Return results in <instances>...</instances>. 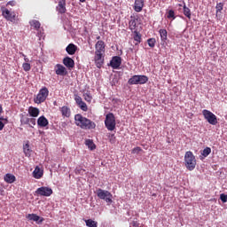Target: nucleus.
<instances>
[{
  "mask_svg": "<svg viewBox=\"0 0 227 227\" xmlns=\"http://www.w3.org/2000/svg\"><path fill=\"white\" fill-rule=\"evenodd\" d=\"M74 121L77 127L84 130H93L97 127V124L93 121L82 116L81 114L74 115Z\"/></svg>",
  "mask_w": 227,
  "mask_h": 227,
  "instance_id": "obj_1",
  "label": "nucleus"
},
{
  "mask_svg": "<svg viewBox=\"0 0 227 227\" xmlns=\"http://www.w3.org/2000/svg\"><path fill=\"white\" fill-rule=\"evenodd\" d=\"M196 156L191 151H187L184 154V166L188 171H194L196 169Z\"/></svg>",
  "mask_w": 227,
  "mask_h": 227,
  "instance_id": "obj_2",
  "label": "nucleus"
},
{
  "mask_svg": "<svg viewBox=\"0 0 227 227\" xmlns=\"http://www.w3.org/2000/svg\"><path fill=\"white\" fill-rule=\"evenodd\" d=\"M105 125L107 130L113 131L116 129V117H114V114L109 113L106 116Z\"/></svg>",
  "mask_w": 227,
  "mask_h": 227,
  "instance_id": "obj_3",
  "label": "nucleus"
},
{
  "mask_svg": "<svg viewBox=\"0 0 227 227\" xmlns=\"http://www.w3.org/2000/svg\"><path fill=\"white\" fill-rule=\"evenodd\" d=\"M49 97V89L47 87L42 88L36 97L34 98L35 104H43V102H45L47 100V98Z\"/></svg>",
  "mask_w": 227,
  "mask_h": 227,
  "instance_id": "obj_4",
  "label": "nucleus"
},
{
  "mask_svg": "<svg viewBox=\"0 0 227 227\" xmlns=\"http://www.w3.org/2000/svg\"><path fill=\"white\" fill-rule=\"evenodd\" d=\"M148 82V76L146 75H133L129 79L128 84H146Z\"/></svg>",
  "mask_w": 227,
  "mask_h": 227,
  "instance_id": "obj_5",
  "label": "nucleus"
},
{
  "mask_svg": "<svg viewBox=\"0 0 227 227\" xmlns=\"http://www.w3.org/2000/svg\"><path fill=\"white\" fill-rule=\"evenodd\" d=\"M97 196L100 200H105L106 203H113V194L109 191L102 190V189H98L97 190Z\"/></svg>",
  "mask_w": 227,
  "mask_h": 227,
  "instance_id": "obj_6",
  "label": "nucleus"
},
{
  "mask_svg": "<svg viewBox=\"0 0 227 227\" xmlns=\"http://www.w3.org/2000/svg\"><path fill=\"white\" fill-rule=\"evenodd\" d=\"M202 114H203L205 120L207 121V122L210 125H215L216 123H218L217 116L215 114H214V113L210 112V110L204 109L202 111Z\"/></svg>",
  "mask_w": 227,
  "mask_h": 227,
  "instance_id": "obj_7",
  "label": "nucleus"
},
{
  "mask_svg": "<svg viewBox=\"0 0 227 227\" xmlns=\"http://www.w3.org/2000/svg\"><path fill=\"white\" fill-rule=\"evenodd\" d=\"M52 192V189L47 186H42L35 191L37 196H45L46 198L51 196Z\"/></svg>",
  "mask_w": 227,
  "mask_h": 227,
  "instance_id": "obj_8",
  "label": "nucleus"
},
{
  "mask_svg": "<svg viewBox=\"0 0 227 227\" xmlns=\"http://www.w3.org/2000/svg\"><path fill=\"white\" fill-rule=\"evenodd\" d=\"M94 61L97 68H102L104 65V53L95 52Z\"/></svg>",
  "mask_w": 227,
  "mask_h": 227,
  "instance_id": "obj_9",
  "label": "nucleus"
},
{
  "mask_svg": "<svg viewBox=\"0 0 227 227\" xmlns=\"http://www.w3.org/2000/svg\"><path fill=\"white\" fill-rule=\"evenodd\" d=\"M110 67H112L114 70H118V68L121 67V57H113L112 60L110 61Z\"/></svg>",
  "mask_w": 227,
  "mask_h": 227,
  "instance_id": "obj_10",
  "label": "nucleus"
},
{
  "mask_svg": "<svg viewBox=\"0 0 227 227\" xmlns=\"http://www.w3.org/2000/svg\"><path fill=\"white\" fill-rule=\"evenodd\" d=\"M2 15L6 19V20H10V22H15V14L14 12H11L8 9H4L2 11Z\"/></svg>",
  "mask_w": 227,
  "mask_h": 227,
  "instance_id": "obj_11",
  "label": "nucleus"
},
{
  "mask_svg": "<svg viewBox=\"0 0 227 227\" xmlns=\"http://www.w3.org/2000/svg\"><path fill=\"white\" fill-rule=\"evenodd\" d=\"M139 22V19L136 18L134 16L130 17V20L129 22V27L130 29V31L134 32V31H137V24Z\"/></svg>",
  "mask_w": 227,
  "mask_h": 227,
  "instance_id": "obj_12",
  "label": "nucleus"
},
{
  "mask_svg": "<svg viewBox=\"0 0 227 227\" xmlns=\"http://www.w3.org/2000/svg\"><path fill=\"white\" fill-rule=\"evenodd\" d=\"M95 52L106 54V43L104 41H98L95 44Z\"/></svg>",
  "mask_w": 227,
  "mask_h": 227,
  "instance_id": "obj_13",
  "label": "nucleus"
},
{
  "mask_svg": "<svg viewBox=\"0 0 227 227\" xmlns=\"http://www.w3.org/2000/svg\"><path fill=\"white\" fill-rule=\"evenodd\" d=\"M56 9L59 13H67V0H59Z\"/></svg>",
  "mask_w": 227,
  "mask_h": 227,
  "instance_id": "obj_14",
  "label": "nucleus"
},
{
  "mask_svg": "<svg viewBox=\"0 0 227 227\" xmlns=\"http://www.w3.org/2000/svg\"><path fill=\"white\" fill-rule=\"evenodd\" d=\"M63 65L68 68V70H72L74 67H75V62L70 57H66L63 59Z\"/></svg>",
  "mask_w": 227,
  "mask_h": 227,
  "instance_id": "obj_15",
  "label": "nucleus"
},
{
  "mask_svg": "<svg viewBox=\"0 0 227 227\" xmlns=\"http://www.w3.org/2000/svg\"><path fill=\"white\" fill-rule=\"evenodd\" d=\"M145 6V1L143 0H135V5H134V10L137 13L139 12H143V7Z\"/></svg>",
  "mask_w": 227,
  "mask_h": 227,
  "instance_id": "obj_16",
  "label": "nucleus"
},
{
  "mask_svg": "<svg viewBox=\"0 0 227 227\" xmlns=\"http://www.w3.org/2000/svg\"><path fill=\"white\" fill-rule=\"evenodd\" d=\"M37 125L41 128H45L49 125V120L45 116L42 115L37 119Z\"/></svg>",
  "mask_w": 227,
  "mask_h": 227,
  "instance_id": "obj_17",
  "label": "nucleus"
},
{
  "mask_svg": "<svg viewBox=\"0 0 227 227\" xmlns=\"http://www.w3.org/2000/svg\"><path fill=\"white\" fill-rule=\"evenodd\" d=\"M66 51L70 56H74V54H75V52H77V46L74 43H69L66 48Z\"/></svg>",
  "mask_w": 227,
  "mask_h": 227,
  "instance_id": "obj_18",
  "label": "nucleus"
},
{
  "mask_svg": "<svg viewBox=\"0 0 227 227\" xmlns=\"http://www.w3.org/2000/svg\"><path fill=\"white\" fill-rule=\"evenodd\" d=\"M56 68L55 73L57 75H67V68L63 65L57 64Z\"/></svg>",
  "mask_w": 227,
  "mask_h": 227,
  "instance_id": "obj_19",
  "label": "nucleus"
},
{
  "mask_svg": "<svg viewBox=\"0 0 227 227\" xmlns=\"http://www.w3.org/2000/svg\"><path fill=\"white\" fill-rule=\"evenodd\" d=\"M28 114L32 116V118H37V116H39L40 114V109H38L37 107L30 106L28 108Z\"/></svg>",
  "mask_w": 227,
  "mask_h": 227,
  "instance_id": "obj_20",
  "label": "nucleus"
},
{
  "mask_svg": "<svg viewBox=\"0 0 227 227\" xmlns=\"http://www.w3.org/2000/svg\"><path fill=\"white\" fill-rule=\"evenodd\" d=\"M34 178L40 180L42 176H43V170L40 169V167L36 166L34 172H33Z\"/></svg>",
  "mask_w": 227,
  "mask_h": 227,
  "instance_id": "obj_21",
  "label": "nucleus"
},
{
  "mask_svg": "<svg viewBox=\"0 0 227 227\" xmlns=\"http://www.w3.org/2000/svg\"><path fill=\"white\" fill-rule=\"evenodd\" d=\"M60 112L62 116H64L65 118H70L71 111L68 106H62L60 108Z\"/></svg>",
  "mask_w": 227,
  "mask_h": 227,
  "instance_id": "obj_22",
  "label": "nucleus"
},
{
  "mask_svg": "<svg viewBox=\"0 0 227 227\" xmlns=\"http://www.w3.org/2000/svg\"><path fill=\"white\" fill-rule=\"evenodd\" d=\"M29 24H30L31 27H33V29H35V31H38L42 26L40 21H38L36 20H30Z\"/></svg>",
  "mask_w": 227,
  "mask_h": 227,
  "instance_id": "obj_23",
  "label": "nucleus"
},
{
  "mask_svg": "<svg viewBox=\"0 0 227 227\" xmlns=\"http://www.w3.org/2000/svg\"><path fill=\"white\" fill-rule=\"evenodd\" d=\"M159 33H160L161 42H166V40H168V30L160 29Z\"/></svg>",
  "mask_w": 227,
  "mask_h": 227,
  "instance_id": "obj_24",
  "label": "nucleus"
},
{
  "mask_svg": "<svg viewBox=\"0 0 227 227\" xmlns=\"http://www.w3.org/2000/svg\"><path fill=\"white\" fill-rule=\"evenodd\" d=\"M133 39L137 42L136 45L141 43V34L137 30L133 31Z\"/></svg>",
  "mask_w": 227,
  "mask_h": 227,
  "instance_id": "obj_25",
  "label": "nucleus"
},
{
  "mask_svg": "<svg viewBox=\"0 0 227 227\" xmlns=\"http://www.w3.org/2000/svg\"><path fill=\"white\" fill-rule=\"evenodd\" d=\"M4 181L7 182V184H13V182H15V176L12 174H6L4 176Z\"/></svg>",
  "mask_w": 227,
  "mask_h": 227,
  "instance_id": "obj_26",
  "label": "nucleus"
},
{
  "mask_svg": "<svg viewBox=\"0 0 227 227\" xmlns=\"http://www.w3.org/2000/svg\"><path fill=\"white\" fill-rule=\"evenodd\" d=\"M184 15L187 17V19H191L192 12H191V9H189V7H187V5H185V4H184Z\"/></svg>",
  "mask_w": 227,
  "mask_h": 227,
  "instance_id": "obj_27",
  "label": "nucleus"
},
{
  "mask_svg": "<svg viewBox=\"0 0 227 227\" xmlns=\"http://www.w3.org/2000/svg\"><path fill=\"white\" fill-rule=\"evenodd\" d=\"M23 152L26 157H31V149L29 148V143H27L25 145H23Z\"/></svg>",
  "mask_w": 227,
  "mask_h": 227,
  "instance_id": "obj_28",
  "label": "nucleus"
},
{
  "mask_svg": "<svg viewBox=\"0 0 227 227\" xmlns=\"http://www.w3.org/2000/svg\"><path fill=\"white\" fill-rule=\"evenodd\" d=\"M85 224L88 227H98V223L96 221H93L92 219L85 220Z\"/></svg>",
  "mask_w": 227,
  "mask_h": 227,
  "instance_id": "obj_29",
  "label": "nucleus"
},
{
  "mask_svg": "<svg viewBox=\"0 0 227 227\" xmlns=\"http://www.w3.org/2000/svg\"><path fill=\"white\" fill-rule=\"evenodd\" d=\"M224 8V4L223 3H218L216 4L215 10H216V17H219V13L223 12Z\"/></svg>",
  "mask_w": 227,
  "mask_h": 227,
  "instance_id": "obj_30",
  "label": "nucleus"
},
{
  "mask_svg": "<svg viewBox=\"0 0 227 227\" xmlns=\"http://www.w3.org/2000/svg\"><path fill=\"white\" fill-rule=\"evenodd\" d=\"M27 218L28 219V221H35V223L40 221V216H38V215L35 214H28L27 215Z\"/></svg>",
  "mask_w": 227,
  "mask_h": 227,
  "instance_id": "obj_31",
  "label": "nucleus"
},
{
  "mask_svg": "<svg viewBox=\"0 0 227 227\" xmlns=\"http://www.w3.org/2000/svg\"><path fill=\"white\" fill-rule=\"evenodd\" d=\"M85 145L90 148V150H95V148H97V145H95V143H93V140L91 139H87L85 141Z\"/></svg>",
  "mask_w": 227,
  "mask_h": 227,
  "instance_id": "obj_32",
  "label": "nucleus"
},
{
  "mask_svg": "<svg viewBox=\"0 0 227 227\" xmlns=\"http://www.w3.org/2000/svg\"><path fill=\"white\" fill-rule=\"evenodd\" d=\"M212 153V149L210 147H206L202 153L201 155L204 157H208Z\"/></svg>",
  "mask_w": 227,
  "mask_h": 227,
  "instance_id": "obj_33",
  "label": "nucleus"
},
{
  "mask_svg": "<svg viewBox=\"0 0 227 227\" xmlns=\"http://www.w3.org/2000/svg\"><path fill=\"white\" fill-rule=\"evenodd\" d=\"M29 120H30V118L22 115L20 118L21 125H29Z\"/></svg>",
  "mask_w": 227,
  "mask_h": 227,
  "instance_id": "obj_34",
  "label": "nucleus"
},
{
  "mask_svg": "<svg viewBox=\"0 0 227 227\" xmlns=\"http://www.w3.org/2000/svg\"><path fill=\"white\" fill-rule=\"evenodd\" d=\"M22 68L25 72H29L31 70V64L25 62L22 64Z\"/></svg>",
  "mask_w": 227,
  "mask_h": 227,
  "instance_id": "obj_35",
  "label": "nucleus"
},
{
  "mask_svg": "<svg viewBox=\"0 0 227 227\" xmlns=\"http://www.w3.org/2000/svg\"><path fill=\"white\" fill-rule=\"evenodd\" d=\"M155 42H156L155 38H150L147 40V43L149 47H152V48L155 47Z\"/></svg>",
  "mask_w": 227,
  "mask_h": 227,
  "instance_id": "obj_36",
  "label": "nucleus"
},
{
  "mask_svg": "<svg viewBox=\"0 0 227 227\" xmlns=\"http://www.w3.org/2000/svg\"><path fill=\"white\" fill-rule=\"evenodd\" d=\"M78 106H79L80 109H82V111H85V112L88 111V105H86L84 103V101L80 103Z\"/></svg>",
  "mask_w": 227,
  "mask_h": 227,
  "instance_id": "obj_37",
  "label": "nucleus"
},
{
  "mask_svg": "<svg viewBox=\"0 0 227 227\" xmlns=\"http://www.w3.org/2000/svg\"><path fill=\"white\" fill-rule=\"evenodd\" d=\"M140 152H143V149L141 147L137 146L132 149L131 153L133 154H139Z\"/></svg>",
  "mask_w": 227,
  "mask_h": 227,
  "instance_id": "obj_38",
  "label": "nucleus"
},
{
  "mask_svg": "<svg viewBox=\"0 0 227 227\" xmlns=\"http://www.w3.org/2000/svg\"><path fill=\"white\" fill-rule=\"evenodd\" d=\"M167 19H175V11L169 10L167 14Z\"/></svg>",
  "mask_w": 227,
  "mask_h": 227,
  "instance_id": "obj_39",
  "label": "nucleus"
},
{
  "mask_svg": "<svg viewBox=\"0 0 227 227\" xmlns=\"http://www.w3.org/2000/svg\"><path fill=\"white\" fill-rule=\"evenodd\" d=\"M109 142L112 145H114V143H116V137L114 136V134L109 136Z\"/></svg>",
  "mask_w": 227,
  "mask_h": 227,
  "instance_id": "obj_40",
  "label": "nucleus"
},
{
  "mask_svg": "<svg viewBox=\"0 0 227 227\" xmlns=\"http://www.w3.org/2000/svg\"><path fill=\"white\" fill-rule=\"evenodd\" d=\"M220 200L223 203H227V194L221 193L220 194Z\"/></svg>",
  "mask_w": 227,
  "mask_h": 227,
  "instance_id": "obj_41",
  "label": "nucleus"
},
{
  "mask_svg": "<svg viewBox=\"0 0 227 227\" xmlns=\"http://www.w3.org/2000/svg\"><path fill=\"white\" fill-rule=\"evenodd\" d=\"M83 97H84V100H86V102H91V100L93 98H91V95H90L88 93L83 94Z\"/></svg>",
  "mask_w": 227,
  "mask_h": 227,
  "instance_id": "obj_42",
  "label": "nucleus"
},
{
  "mask_svg": "<svg viewBox=\"0 0 227 227\" xmlns=\"http://www.w3.org/2000/svg\"><path fill=\"white\" fill-rule=\"evenodd\" d=\"M74 100H75L77 106H79L81 103H82V98H81V96H75Z\"/></svg>",
  "mask_w": 227,
  "mask_h": 227,
  "instance_id": "obj_43",
  "label": "nucleus"
},
{
  "mask_svg": "<svg viewBox=\"0 0 227 227\" xmlns=\"http://www.w3.org/2000/svg\"><path fill=\"white\" fill-rule=\"evenodd\" d=\"M28 125H36V119L30 118L28 121Z\"/></svg>",
  "mask_w": 227,
  "mask_h": 227,
  "instance_id": "obj_44",
  "label": "nucleus"
},
{
  "mask_svg": "<svg viewBox=\"0 0 227 227\" xmlns=\"http://www.w3.org/2000/svg\"><path fill=\"white\" fill-rule=\"evenodd\" d=\"M0 121H4V125H6V123H8V119L0 117Z\"/></svg>",
  "mask_w": 227,
  "mask_h": 227,
  "instance_id": "obj_45",
  "label": "nucleus"
},
{
  "mask_svg": "<svg viewBox=\"0 0 227 227\" xmlns=\"http://www.w3.org/2000/svg\"><path fill=\"white\" fill-rule=\"evenodd\" d=\"M4 129V123L0 121V131Z\"/></svg>",
  "mask_w": 227,
  "mask_h": 227,
  "instance_id": "obj_46",
  "label": "nucleus"
},
{
  "mask_svg": "<svg viewBox=\"0 0 227 227\" xmlns=\"http://www.w3.org/2000/svg\"><path fill=\"white\" fill-rule=\"evenodd\" d=\"M3 114V105L0 104V115Z\"/></svg>",
  "mask_w": 227,
  "mask_h": 227,
  "instance_id": "obj_47",
  "label": "nucleus"
},
{
  "mask_svg": "<svg viewBox=\"0 0 227 227\" xmlns=\"http://www.w3.org/2000/svg\"><path fill=\"white\" fill-rule=\"evenodd\" d=\"M24 61H25L26 63H29V59H27V57H25V58H24Z\"/></svg>",
  "mask_w": 227,
  "mask_h": 227,
  "instance_id": "obj_48",
  "label": "nucleus"
},
{
  "mask_svg": "<svg viewBox=\"0 0 227 227\" xmlns=\"http://www.w3.org/2000/svg\"><path fill=\"white\" fill-rule=\"evenodd\" d=\"M86 0H80V3H85Z\"/></svg>",
  "mask_w": 227,
  "mask_h": 227,
  "instance_id": "obj_49",
  "label": "nucleus"
},
{
  "mask_svg": "<svg viewBox=\"0 0 227 227\" xmlns=\"http://www.w3.org/2000/svg\"><path fill=\"white\" fill-rule=\"evenodd\" d=\"M21 56H22L23 58H26V55H25L24 53H21Z\"/></svg>",
  "mask_w": 227,
  "mask_h": 227,
  "instance_id": "obj_50",
  "label": "nucleus"
},
{
  "mask_svg": "<svg viewBox=\"0 0 227 227\" xmlns=\"http://www.w3.org/2000/svg\"><path fill=\"white\" fill-rule=\"evenodd\" d=\"M97 40H100V35H98V36L97 37Z\"/></svg>",
  "mask_w": 227,
  "mask_h": 227,
  "instance_id": "obj_51",
  "label": "nucleus"
},
{
  "mask_svg": "<svg viewBox=\"0 0 227 227\" xmlns=\"http://www.w3.org/2000/svg\"><path fill=\"white\" fill-rule=\"evenodd\" d=\"M9 4H12V2H9Z\"/></svg>",
  "mask_w": 227,
  "mask_h": 227,
  "instance_id": "obj_52",
  "label": "nucleus"
}]
</instances>
